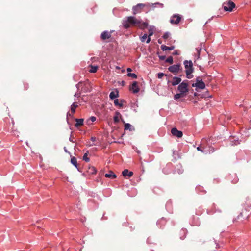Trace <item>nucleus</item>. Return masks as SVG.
Instances as JSON below:
<instances>
[{"label": "nucleus", "instance_id": "nucleus-1", "mask_svg": "<svg viewBox=\"0 0 251 251\" xmlns=\"http://www.w3.org/2000/svg\"><path fill=\"white\" fill-rule=\"evenodd\" d=\"M209 138H203V143H204V147H203V153L205 154H210L213 153L216 150L212 145V142Z\"/></svg>", "mask_w": 251, "mask_h": 251}, {"label": "nucleus", "instance_id": "nucleus-2", "mask_svg": "<svg viewBox=\"0 0 251 251\" xmlns=\"http://www.w3.org/2000/svg\"><path fill=\"white\" fill-rule=\"evenodd\" d=\"M184 67L185 69V73L186 77L188 79H191L193 77L192 74L194 72L193 64L191 60H184L183 62Z\"/></svg>", "mask_w": 251, "mask_h": 251}, {"label": "nucleus", "instance_id": "nucleus-3", "mask_svg": "<svg viewBox=\"0 0 251 251\" xmlns=\"http://www.w3.org/2000/svg\"><path fill=\"white\" fill-rule=\"evenodd\" d=\"M127 19L123 20L122 24L125 29H128L131 26H135L137 23L136 18L134 16L127 17Z\"/></svg>", "mask_w": 251, "mask_h": 251}, {"label": "nucleus", "instance_id": "nucleus-4", "mask_svg": "<svg viewBox=\"0 0 251 251\" xmlns=\"http://www.w3.org/2000/svg\"><path fill=\"white\" fill-rule=\"evenodd\" d=\"M202 76H198L196 78V82L192 84V87H195V90L199 91V90H203L205 88V84L202 80Z\"/></svg>", "mask_w": 251, "mask_h": 251}, {"label": "nucleus", "instance_id": "nucleus-5", "mask_svg": "<svg viewBox=\"0 0 251 251\" xmlns=\"http://www.w3.org/2000/svg\"><path fill=\"white\" fill-rule=\"evenodd\" d=\"M5 123L4 125V130L6 131L10 132L14 127V122L13 118L10 117H5L4 119Z\"/></svg>", "mask_w": 251, "mask_h": 251}, {"label": "nucleus", "instance_id": "nucleus-6", "mask_svg": "<svg viewBox=\"0 0 251 251\" xmlns=\"http://www.w3.org/2000/svg\"><path fill=\"white\" fill-rule=\"evenodd\" d=\"M188 82L189 81L188 80H184L181 82L177 87L178 91L182 93L184 95H186L189 90Z\"/></svg>", "mask_w": 251, "mask_h": 251}, {"label": "nucleus", "instance_id": "nucleus-7", "mask_svg": "<svg viewBox=\"0 0 251 251\" xmlns=\"http://www.w3.org/2000/svg\"><path fill=\"white\" fill-rule=\"evenodd\" d=\"M222 7L224 11L232 12L236 7V5L233 2L229 0L224 2L222 5Z\"/></svg>", "mask_w": 251, "mask_h": 251}, {"label": "nucleus", "instance_id": "nucleus-8", "mask_svg": "<svg viewBox=\"0 0 251 251\" xmlns=\"http://www.w3.org/2000/svg\"><path fill=\"white\" fill-rule=\"evenodd\" d=\"M169 72L176 75L179 72H182L183 69L180 63L174 64L169 66L168 68Z\"/></svg>", "mask_w": 251, "mask_h": 251}, {"label": "nucleus", "instance_id": "nucleus-9", "mask_svg": "<svg viewBox=\"0 0 251 251\" xmlns=\"http://www.w3.org/2000/svg\"><path fill=\"white\" fill-rule=\"evenodd\" d=\"M113 31H110V32H108V31H103L100 35V39L102 41H106L107 39H109L108 42H112L114 38L111 37V33Z\"/></svg>", "mask_w": 251, "mask_h": 251}, {"label": "nucleus", "instance_id": "nucleus-10", "mask_svg": "<svg viewBox=\"0 0 251 251\" xmlns=\"http://www.w3.org/2000/svg\"><path fill=\"white\" fill-rule=\"evenodd\" d=\"M189 224L192 226H199L200 225L201 221L199 218V217L197 215H192L189 219Z\"/></svg>", "mask_w": 251, "mask_h": 251}, {"label": "nucleus", "instance_id": "nucleus-11", "mask_svg": "<svg viewBox=\"0 0 251 251\" xmlns=\"http://www.w3.org/2000/svg\"><path fill=\"white\" fill-rule=\"evenodd\" d=\"M182 19V16L178 14H174L170 19V22L172 24L177 25Z\"/></svg>", "mask_w": 251, "mask_h": 251}, {"label": "nucleus", "instance_id": "nucleus-12", "mask_svg": "<svg viewBox=\"0 0 251 251\" xmlns=\"http://www.w3.org/2000/svg\"><path fill=\"white\" fill-rule=\"evenodd\" d=\"M174 165L171 162L167 163L163 168L162 172L164 174L168 175L174 172Z\"/></svg>", "mask_w": 251, "mask_h": 251}, {"label": "nucleus", "instance_id": "nucleus-13", "mask_svg": "<svg viewBox=\"0 0 251 251\" xmlns=\"http://www.w3.org/2000/svg\"><path fill=\"white\" fill-rule=\"evenodd\" d=\"M136 21L137 24H136L135 27H137L141 30H144L146 29L149 25L148 22H143L141 20H140L137 19Z\"/></svg>", "mask_w": 251, "mask_h": 251}, {"label": "nucleus", "instance_id": "nucleus-14", "mask_svg": "<svg viewBox=\"0 0 251 251\" xmlns=\"http://www.w3.org/2000/svg\"><path fill=\"white\" fill-rule=\"evenodd\" d=\"M129 90L133 94H136L138 93L140 91V88L138 85V82L136 81H134L132 82V85L129 86Z\"/></svg>", "mask_w": 251, "mask_h": 251}, {"label": "nucleus", "instance_id": "nucleus-15", "mask_svg": "<svg viewBox=\"0 0 251 251\" xmlns=\"http://www.w3.org/2000/svg\"><path fill=\"white\" fill-rule=\"evenodd\" d=\"M146 4L143 3L137 4L135 6H133L132 7V13L134 15L137 13H140L144 7H145Z\"/></svg>", "mask_w": 251, "mask_h": 251}, {"label": "nucleus", "instance_id": "nucleus-16", "mask_svg": "<svg viewBox=\"0 0 251 251\" xmlns=\"http://www.w3.org/2000/svg\"><path fill=\"white\" fill-rule=\"evenodd\" d=\"M249 216V211L246 209H244L242 210L239 215H238V216L237 217V219L240 220L241 221H243L245 219L248 218Z\"/></svg>", "mask_w": 251, "mask_h": 251}, {"label": "nucleus", "instance_id": "nucleus-17", "mask_svg": "<svg viewBox=\"0 0 251 251\" xmlns=\"http://www.w3.org/2000/svg\"><path fill=\"white\" fill-rule=\"evenodd\" d=\"M230 145L231 146H236L240 144L241 140L238 138H236L235 136H230L229 137Z\"/></svg>", "mask_w": 251, "mask_h": 251}, {"label": "nucleus", "instance_id": "nucleus-18", "mask_svg": "<svg viewBox=\"0 0 251 251\" xmlns=\"http://www.w3.org/2000/svg\"><path fill=\"white\" fill-rule=\"evenodd\" d=\"M70 162L71 164H73L77 169L78 171L79 172H82V169L79 167L77 161V159L75 157H71Z\"/></svg>", "mask_w": 251, "mask_h": 251}, {"label": "nucleus", "instance_id": "nucleus-19", "mask_svg": "<svg viewBox=\"0 0 251 251\" xmlns=\"http://www.w3.org/2000/svg\"><path fill=\"white\" fill-rule=\"evenodd\" d=\"M167 222V220L165 218L162 217L157 221V226L160 228H163L165 227Z\"/></svg>", "mask_w": 251, "mask_h": 251}, {"label": "nucleus", "instance_id": "nucleus-20", "mask_svg": "<svg viewBox=\"0 0 251 251\" xmlns=\"http://www.w3.org/2000/svg\"><path fill=\"white\" fill-rule=\"evenodd\" d=\"M181 78L180 77L174 76L172 78V81H170L169 80L168 81L167 83L169 84V83H171L172 86H175L178 84H179L181 83Z\"/></svg>", "mask_w": 251, "mask_h": 251}, {"label": "nucleus", "instance_id": "nucleus-21", "mask_svg": "<svg viewBox=\"0 0 251 251\" xmlns=\"http://www.w3.org/2000/svg\"><path fill=\"white\" fill-rule=\"evenodd\" d=\"M171 133L173 135L175 136L178 138H181L183 136V132L181 131L178 130L176 127L172 128Z\"/></svg>", "mask_w": 251, "mask_h": 251}, {"label": "nucleus", "instance_id": "nucleus-22", "mask_svg": "<svg viewBox=\"0 0 251 251\" xmlns=\"http://www.w3.org/2000/svg\"><path fill=\"white\" fill-rule=\"evenodd\" d=\"M166 209L167 211L170 213H172L173 212V202L171 199H169L166 202Z\"/></svg>", "mask_w": 251, "mask_h": 251}, {"label": "nucleus", "instance_id": "nucleus-23", "mask_svg": "<svg viewBox=\"0 0 251 251\" xmlns=\"http://www.w3.org/2000/svg\"><path fill=\"white\" fill-rule=\"evenodd\" d=\"M122 174L125 178H128L133 175V172L128 169H125L122 172Z\"/></svg>", "mask_w": 251, "mask_h": 251}, {"label": "nucleus", "instance_id": "nucleus-24", "mask_svg": "<svg viewBox=\"0 0 251 251\" xmlns=\"http://www.w3.org/2000/svg\"><path fill=\"white\" fill-rule=\"evenodd\" d=\"M188 231L185 228H181L179 232V236L180 239L184 240L187 234Z\"/></svg>", "mask_w": 251, "mask_h": 251}, {"label": "nucleus", "instance_id": "nucleus-25", "mask_svg": "<svg viewBox=\"0 0 251 251\" xmlns=\"http://www.w3.org/2000/svg\"><path fill=\"white\" fill-rule=\"evenodd\" d=\"M172 155L173 159L172 160V161L173 162H175L177 159L181 158L180 153L179 151H173Z\"/></svg>", "mask_w": 251, "mask_h": 251}, {"label": "nucleus", "instance_id": "nucleus-26", "mask_svg": "<svg viewBox=\"0 0 251 251\" xmlns=\"http://www.w3.org/2000/svg\"><path fill=\"white\" fill-rule=\"evenodd\" d=\"M74 120L76 121V123L75 124V126L76 128H78L83 126L84 125V119L82 118L74 119Z\"/></svg>", "mask_w": 251, "mask_h": 251}, {"label": "nucleus", "instance_id": "nucleus-27", "mask_svg": "<svg viewBox=\"0 0 251 251\" xmlns=\"http://www.w3.org/2000/svg\"><path fill=\"white\" fill-rule=\"evenodd\" d=\"M153 192L156 195H160L164 192V190L159 186H155L153 188Z\"/></svg>", "mask_w": 251, "mask_h": 251}, {"label": "nucleus", "instance_id": "nucleus-28", "mask_svg": "<svg viewBox=\"0 0 251 251\" xmlns=\"http://www.w3.org/2000/svg\"><path fill=\"white\" fill-rule=\"evenodd\" d=\"M196 191L197 193L200 195L204 194L206 193V191L204 190L203 187L198 185L196 187Z\"/></svg>", "mask_w": 251, "mask_h": 251}, {"label": "nucleus", "instance_id": "nucleus-29", "mask_svg": "<svg viewBox=\"0 0 251 251\" xmlns=\"http://www.w3.org/2000/svg\"><path fill=\"white\" fill-rule=\"evenodd\" d=\"M105 177L110 178L111 179H114L117 177V176L112 171H109L108 173L105 174Z\"/></svg>", "mask_w": 251, "mask_h": 251}, {"label": "nucleus", "instance_id": "nucleus-30", "mask_svg": "<svg viewBox=\"0 0 251 251\" xmlns=\"http://www.w3.org/2000/svg\"><path fill=\"white\" fill-rule=\"evenodd\" d=\"M87 172L89 175H95L97 173V169L94 166H89Z\"/></svg>", "mask_w": 251, "mask_h": 251}, {"label": "nucleus", "instance_id": "nucleus-31", "mask_svg": "<svg viewBox=\"0 0 251 251\" xmlns=\"http://www.w3.org/2000/svg\"><path fill=\"white\" fill-rule=\"evenodd\" d=\"M125 102L126 101L124 100H121L119 102L118 99H115L114 100V104L115 106H118L119 108H122L123 107V103Z\"/></svg>", "mask_w": 251, "mask_h": 251}, {"label": "nucleus", "instance_id": "nucleus-32", "mask_svg": "<svg viewBox=\"0 0 251 251\" xmlns=\"http://www.w3.org/2000/svg\"><path fill=\"white\" fill-rule=\"evenodd\" d=\"M119 97V92L116 89L115 91H111L109 94V98L111 100L116 99Z\"/></svg>", "mask_w": 251, "mask_h": 251}, {"label": "nucleus", "instance_id": "nucleus-33", "mask_svg": "<svg viewBox=\"0 0 251 251\" xmlns=\"http://www.w3.org/2000/svg\"><path fill=\"white\" fill-rule=\"evenodd\" d=\"M229 179L231 180V182L233 184H236L238 182L239 179L237 177L235 174L232 175H230L229 176Z\"/></svg>", "mask_w": 251, "mask_h": 251}, {"label": "nucleus", "instance_id": "nucleus-34", "mask_svg": "<svg viewBox=\"0 0 251 251\" xmlns=\"http://www.w3.org/2000/svg\"><path fill=\"white\" fill-rule=\"evenodd\" d=\"M119 116H120L121 118L122 117L119 112L116 111L115 113V115L113 117V121L115 124H117L119 122L120 120L119 119Z\"/></svg>", "mask_w": 251, "mask_h": 251}, {"label": "nucleus", "instance_id": "nucleus-35", "mask_svg": "<svg viewBox=\"0 0 251 251\" xmlns=\"http://www.w3.org/2000/svg\"><path fill=\"white\" fill-rule=\"evenodd\" d=\"M134 127L129 123H126L124 125V130H129L130 131L134 130Z\"/></svg>", "mask_w": 251, "mask_h": 251}, {"label": "nucleus", "instance_id": "nucleus-36", "mask_svg": "<svg viewBox=\"0 0 251 251\" xmlns=\"http://www.w3.org/2000/svg\"><path fill=\"white\" fill-rule=\"evenodd\" d=\"M96 120V117L95 116H91L86 120V124L88 126L93 125V123Z\"/></svg>", "mask_w": 251, "mask_h": 251}, {"label": "nucleus", "instance_id": "nucleus-37", "mask_svg": "<svg viewBox=\"0 0 251 251\" xmlns=\"http://www.w3.org/2000/svg\"><path fill=\"white\" fill-rule=\"evenodd\" d=\"M211 97H212V95L209 94L208 91H206L201 94V99H202V98L206 99V98H211Z\"/></svg>", "mask_w": 251, "mask_h": 251}, {"label": "nucleus", "instance_id": "nucleus-38", "mask_svg": "<svg viewBox=\"0 0 251 251\" xmlns=\"http://www.w3.org/2000/svg\"><path fill=\"white\" fill-rule=\"evenodd\" d=\"M90 69L89 70V72L91 73H96L98 70V66L97 65H90Z\"/></svg>", "mask_w": 251, "mask_h": 251}, {"label": "nucleus", "instance_id": "nucleus-39", "mask_svg": "<svg viewBox=\"0 0 251 251\" xmlns=\"http://www.w3.org/2000/svg\"><path fill=\"white\" fill-rule=\"evenodd\" d=\"M78 107V105L77 104V103L74 102L73 104L71 105L70 107V110L71 112L72 113H75V109L76 108Z\"/></svg>", "mask_w": 251, "mask_h": 251}, {"label": "nucleus", "instance_id": "nucleus-40", "mask_svg": "<svg viewBox=\"0 0 251 251\" xmlns=\"http://www.w3.org/2000/svg\"><path fill=\"white\" fill-rule=\"evenodd\" d=\"M87 84H89L88 80H87V82L80 81L79 82L76 84V87L78 90L80 86H82V85L86 86Z\"/></svg>", "mask_w": 251, "mask_h": 251}, {"label": "nucleus", "instance_id": "nucleus-41", "mask_svg": "<svg viewBox=\"0 0 251 251\" xmlns=\"http://www.w3.org/2000/svg\"><path fill=\"white\" fill-rule=\"evenodd\" d=\"M203 147H204V143H203V138L201 139V144L197 148L198 151H201L203 153Z\"/></svg>", "mask_w": 251, "mask_h": 251}, {"label": "nucleus", "instance_id": "nucleus-42", "mask_svg": "<svg viewBox=\"0 0 251 251\" xmlns=\"http://www.w3.org/2000/svg\"><path fill=\"white\" fill-rule=\"evenodd\" d=\"M185 95L182 93L180 92L179 93H176L174 96V99L177 100L179 98L183 97Z\"/></svg>", "mask_w": 251, "mask_h": 251}, {"label": "nucleus", "instance_id": "nucleus-43", "mask_svg": "<svg viewBox=\"0 0 251 251\" xmlns=\"http://www.w3.org/2000/svg\"><path fill=\"white\" fill-rule=\"evenodd\" d=\"M177 166L179 167V168L175 170L174 169V173H177L179 174L182 173L183 172V169H182V166L180 165H177Z\"/></svg>", "mask_w": 251, "mask_h": 251}, {"label": "nucleus", "instance_id": "nucleus-44", "mask_svg": "<svg viewBox=\"0 0 251 251\" xmlns=\"http://www.w3.org/2000/svg\"><path fill=\"white\" fill-rule=\"evenodd\" d=\"M74 113H70L69 112H68L67 113V123L68 124H70V123L69 122V118H71L72 119H73L74 120V119H75L74 117Z\"/></svg>", "mask_w": 251, "mask_h": 251}, {"label": "nucleus", "instance_id": "nucleus-45", "mask_svg": "<svg viewBox=\"0 0 251 251\" xmlns=\"http://www.w3.org/2000/svg\"><path fill=\"white\" fill-rule=\"evenodd\" d=\"M89 153V151H87L85 153H84L83 156V160L86 162H88L90 161V158L88 157V154Z\"/></svg>", "mask_w": 251, "mask_h": 251}, {"label": "nucleus", "instance_id": "nucleus-46", "mask_svg": "<svg viewBox=\"0 0 251 251\" xmlns=\"http://www.w3.org/2000/svg\"><path fill=\"white\" fill-rule=\"evenodd\" d=\"M154 26H151L148 30V36L151 37L154 33Z\"/></svg>", "mask_w": 251, "mask_h": 251}, {"label": "nucleus", "instance_id": "nucleus-47", "mask_svg": "<svg viewBox=\"0 0 251 251\" xmlns=\"http://www.w3.org/2000/svg\"><path fill=\"white\" fill-rule=\"evenodd\" d=\"M9 132L15 136H19V132L16 129H15V127L12 129V130H11Z\"/></svg>", "mask_w": 251, "mask_h": 251}, {"label": "nucleus", "instance_id": "nucleus-48", "mask_svg": "<svg viewBox=\"0 0 251 251\" xmlns=\"http://www.w3.org/2000/svg\"><path fill=\"white\" fill-rule=\"evenodd\" d=\"M165 62L168 63L170 64H172L173 63V58L172 56H170L167 58L165 60Z\"/></svg>", "mask_w": 251, "mask_h": 251}, {"label": "nucleus", "instance_id": "nucleus-49", "mask_svg": "<svg viewBox=\"0 0 251 251\" xmlns=\"http://www.w3.org/2000/svg\"><path fill=\"white\" fill-rule=\"evenodd\" d=\"M169 75H170L171 76H172L171 75H168L167 74H165L163 73L160 72V73H158L157 74V78L160 79V78H162V77L164 76H169Z\"/></svg>", "mask_w": 251, "mask_h": 251}, {"label": "nucleus", "instance_id": "nucleus-50", "mask_svg": "<svg viewBox=\"0 0 251 251\" xmlns=\"http://www.w3.org/2000/svg\"><path fill=\"white\" fill-rule=\"evenodd\" d=\"M127 75L128 77H131L134 79H137V75L135 73H128Z\"/></svg>", "mask_w": 251, "mask_h": 251}, {"label": "nucleus", "instance_id": "nucleus-51", "mask_svg": "<svg viewBox=\"0 0 251 251\" xmlns=\"http://www.w3.org/2000/svg\"><path fill=\"white\" fill-rule=\"evenodd\" d=\"M201 50V47H197L196 48V50L197 51V53L198 54V57H197V59H198L200 58Z\"/></svg>", "mask_w": 251, "mask_h": 251}, {"label": "nucleus", "instance_id": "nucleus-52", "mask_svg": "<svg viewBox=\"0 0 251 251\" xmlns=\"http://www.w3.org/2000/svg\"><path fill=\"white\" fill-rule=\"evenodd\" d=\"M148 35L147 33H145L142 37H140V40L142 42H144L147 38Z\"/></svg>", "mask_w": 251, "mask_h": 251}, {"label": "nucleus", "instance_id": "nucleus-53", "mask_svg": "<svg viewBox=\"0 0 251 251\" xmlns=\"http://www.w3.org/2000/svg\"><path fill=\"white\" fill-rule=\"evenodd\" d=\"M170 36V33L169 32H166L164 33L163 35L162 36V38L166 40L168 39L169 36Z\"/></svg>", "mask_w": 251, "mask_h": 251}, {"label": "nucleus", "instance_id": "nucleus-54", "mask_svg": "<svg viewBox=\"0 0 251 251\" xmlns=\"http://www.w3.org/2000/svg\"><path fill=\"white\" fill-rule=\"evenodd\" d=\"M24 89V90H27L29 88V84L26 82H23Z\"/></svg>", "mask_w": 251, "mask_h": 251}, {"label": "nucleus", "instance_id": "nucleus-55", "mask_svg": "<svg viewBox=\"0 0 251 251\" xmlns=\"http://www.w3.org/2000/svg\"><path fill=\"white\" fill-rule=\"evenodd\" d=\"M157 54L158 55V57L160 60H164L166 59V56L165 55H160L159 52H157Z\"/></svg>", "mask_w": 251, "mask_h": 251}, {"label": "nucleus", "instance_id": "nucleus-56", "mask_svg": "<svg viewBox=\"0 0 251 251\" xmlns=\"http://www.w3.org/2000/svg\"><path fill=\"white\" fill-rule=\"evenodd\" d=\"M161 49L163 50V51H165V50H168L169 48H168V46H167L165 45H162L161 46Z\"/></svg>", "mask_w": 251, "mask_h": 251}, {"label": "nucleus", "instance_id": "nucleus-57", "mask_svg": "<svg viewBox=\"0 0 251 251\" xmlns=\"http://www.w3.org/2000/svg\"><path fill=\"white\" fill-rule=\"evenodd\" d=\"M194 96L197 97L198 100H200L201 99V94L198 93L197 92H195L194 93Z\"/></svg>", "mask_w": 251, "mask_h": 251}, {"label": "nucleus", "instance_id": "nucleus-58", "mask_svg": "<svg viewBox=\"0 0 251 251\" xmlns=\"http://www.w3.org/2000/svg\"><path fill=\"white\" fill-rule=\"evenodd\" d=\"M202 213V211L201 209L197 210L196 211V215L199 216L201 215Z\"/></svg>", "mask_w": 251, "mask_h": 251}, {"label": "nucleus", "instance_id": "nucleus-59", "mask_svg": "<svg viewBox=\"0 0 251 251\" xmlns=\"http://www.w3.org/2000/svg\"><path fill=\"white\" fill-rule=\"evenodd\" d=\"M172 54L173 55H177L179 54V52L178 50H175L173 53Z\"/></svg>", "mask_w": 251, "mask_h": 251}, {"label": "nucleus", "instance_id": "nucleus-60", "mask_svg": "<svg viewBox=\"0 0 251 251\" xmlns=\"http://www.w3.org/2000/svg\"><path fill=\"white\" fill-rule=\"evenodd\" d=\"M80 95H81V92H76V93H75L74 96L79 98L80 97Z\"/></svg>", "mask_w": 251, "mask_h": 251}, {"label": "nucleus", "instance_id": "nucleus-61", "mask_svg": "<svg viewBox=\"0 0 251 251\" xmlns=\"http://www.w3.org/2000/svg\"><path fill=\"white\" fill-rule=\"evenodd\" d=\"M72 132H71V135L69 138V141L72 143H75V141H74V138L72 137Z\"/></svg>", "mask_w": 251, "mask_h": 251}, {"label": "nucleus", "instance_id": "nucleus-62", "mask_svg": "<svg viewBox=\"0 0 251 251\" xmlns=\"http://www.w3.org/2000/svg\"><path fill=\"white\" fill-rule=\"evenodd\" d=\"M197 66L199 67L200 70H201V72H204V69L203 67L200 65H197Z\"/></svg>", "mask_w": 251, "mask_h": 251}, {"label": "nucleus", "instance_id": "nucleus-63", "mask_svg": "<svg viewBox=\"0 0 251 251\" xmlns=\"http://www.w3.org/2000/svg\"><path fill=\"white\" fill-rule=\"evenodd\" d=\"M146 43H149L151 42V37L148 36L147 38L146 39Z\"/></svg>", "mask_w": 251, "mask_h": 251}, {"label": "nucleus", "instance_id": "nucleus-64", "mask_svg": "<svg viewBox=\"0 0 251 251\" xmlns=\"http://www.w3.org/2000/svg\"><path fill=\"white\" fill-rule=\"evenodd\" d=\"M168 50H172L174 49L175 46H171L170 47H168Z\"/></svg>", "mask_w": 251, "mask_h": 251}]
</instances>
